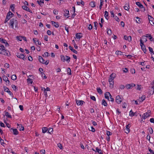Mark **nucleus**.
I'll return each instance as SVG.
<instances>
[{"label":"nucleus","instance_id":"f257e3e1","mask_svg":"<svg viewBox=\"0 0 154 154\" xmlns=\"http://www.w3.org/2000/svg\"><path fill=\"white\" fill-rule=\"evenodd\" d=\"M0 54L8 56H10V52L7 50L5 49L4 46L0 44Z\"/></svg>","mask_w":154,"mask_h":154},{"label":"nucleus","instance_id":"f03ea898","mask_svg":"<svg viewBox=\"0 0 154 154\" xmlns=\"http://www.w3.org/2000/svg\"><path fill=\"white\" fill-rule=\"evenodd\" d=\"M14 24L15 25V28H16L18 26V21L16 18H12L10 21L9 24L10 26H11V28L13 29H14Z\"/></svg>","mask_w":154,"mask_h":154},{"label":"nucleus","instance_id":"7ed1b4c3","mask_svg":"<svg viewBox=\"0 0 154 154\" xmlns=\"http://www.w3.org/2000/svg\"><path fill=\"white\" fill-rule=\"evenodd\" d=\"M60 57L61 61L63 62H64L66 61L69 63L70 61V58L69 56H65L63 55H60Z\"/></svg>","mask_w":154,"mask_h":154},{"label":"nucleus","instance_id":"20e7f679","mask_svg":"<svg viewBox=\"0 0 154 154\" xmlns=\"http://www.w3.org/2000/svg\"><path fill=\"white\" fill-rule=\"evenodd\" d=\"M148 20H149V22L152 26H153L154 25V19L149 14H148Z\"/></svg>","mask_w":154,"mask_h":154},{"label":"nucleus","instance_id":"39448f33","mask_svg":"<svg viewBox=\"0 0 154 154\" xmlns=\"http://www.w3.org/2000/svg\"><path fill=\"white\" fill-rule=\"evenodd\" d=\"M16 56L18 57L21 59H22L24 60H25L26 59V58H25V55L23 54H19L18 53H17Z\"/></svg>","mask_w":154,"mask_h":154},{"label":"nucleus","instance_id":"423d86ee","mask_svg":"<svg viewBox=\"0 0 154 154\" xmlns=\"http://www.w3.org/2000/svg\"><path fill=\"white\" fill-rule=\"evenodd\" d=\"M116 77V74L114 73H112L110 75L109 79V82H111L113 81L114 79Z\"/></svg>","mask_w":154,"mask_h":154},{"label":"nucleus","instance_id":"0eeeda50","mask_svg":"<svg viewBox=\"0 0 154 154\" xmlns=\"http://www.w3.org/2000/svg\"><path fill=\"white\" fill-rule=\"evenodd\" d=\"M10 12H8L6 15V17L4 21V23H7L11 17L12 16L10 15Z\"/></svg>","mask_w":154,"mask_h":154},{"label":"nucleus","instance_id":"6e6552de","mask_svg":"<svg viewBox=\"0 0 154 154\" xmlns=\"http://www.w3.org/2000/svg\"><path fill=\"white\" fill-rule=\"evenodd\" d=\"M0 41L2 43H3L5 44L6 46L8 47L9 45V44L6 41V40L2 38H0Z\"/></svg>","mask_w":154,"mask_h":154},{"label":"nucleus","instance_id":"1a4fd4ad","mask_svg":"<svg viewBox=\"0 0 154 154\" xmlns=\"http://www.w3.org/2000/svg\"><path fill=\"white\" fill-rule=\"evenodd\" d=\"M135 85L134 84L131 83V84H128L125 85V88L127 89L131 88H132L134 87Z\"/></svg>","mask_w":154,"mask_h":154},{"label":"nucleus","instance_id":"9d476101","mask_svg":"<svg viewBox=\"0 0 154 154\" xmlns=\"http://www.w3.org/2000/svg\"><path fill=\"white\" fill-rule=\"evenodd\" d=\"M149 113H150V112H147L144 113L143 115L142 119H145L149 117L150 116V115L149 114Z\"/></svg>","mask_w":154,"mask_h":154},{"label":"nucleus","instance_id":"9b49d317","mask_svg":"<svg viewBox=\"0 0 154 154\" xmlns=\"http://www.w3.org/2000/svg\"><path fill=\"white\" fill-rule=\"evenodd\" d=\"M116 102L118 104H120L122 102V100L119 95H117L116 97Z\"/></svg>","mask_w":154,"mask_h":154},{"label":"nucleus","instance_id":"f8f14e48","mask_svg":"<svg viewBox=\"0 0 154 154\" xmlns=\"http://www.w3.org/2000/svg\"><path fill=\"white\" fill-rule=\"evenodd\" d=\"M109 97H110V96L112 97V96L109 92H106L105 93L104 96L105 98L108 99V100L109 101L110 100H109Z\"/></svg>","mask_w":154,"mask_h":154},{"label":"nucleus","instance_id":"ddd939ff","mask_svg":"<svg viewBox=\"0 0 154 154\" xmlns=\"http://www.w3.org/2000/svg\"><path fill=\"white\" fill-rule=\"evenodd\" d=\"M131 125H130V124H129L128 125H126V128L125 129L126 131H125V132L127 134L130 131V128L131 127Z\"/></svg>","mask_w":154,"mask_h":154},{"label":"nucleus","instance_id":"4468645a","mask_svg":"<svg viewBox=\"0 0 154 154\" xmlns=\"http://www.w3.org/2000/svg\"><path fill=\"white\" fill-rule=\"evenodd\" d=\"M150 91L149 92L150 95H152L154 92V86H152L149 88Z\"/></svg>","mask_w":154,"mask_h":154},{"label":"nucleus","instance_id":"2eb2a0df","mask_svg":"<svg viewBox=\"0 0 154 154\" xmlns=\"http://www.w3.org/2000/svg\"><path fill=\"white\" fill-rule=\"evenodd\" d=\"M85 102L83 100H76V103L78 105H82Z\"/></svg>","mask_w":154,"mask_h":154},{"label":"nucleus","instance_id":"dca6fc26","mask_svg":"<svg viewBox=\"0 0 154 154\" xmlns=\"http://www.w3.org/2000/svg\"><path fill=\"white\" fill-rule=\"evenodd\" d=\"M124 39L126 40H128L129 42H130L131 40V36H127L125 35L124 36Z\"/></svg>","mask_w":154,"mask_h":154},{"label":"nucleus","instance_id":"f3484780","mask_svg":"<svg viewBox=\"0 0 154 154\" xmlns=\"http://www.w3.org/2000/svg\"><path fill=\"white\" fill-rule=\"evenodd\" d=\"M136 4L137 5L139 8H144L143 5L141 4L140 2H136Z\"/></svg>","mask_w":154,"mask_h":154},{"label":"nucleus","instance_id":"a211bd4d","mask_svg":"<svg viewBox=\"0 0 154 154\" xmlns=\"http://www.w3.org/2000/svg\"><path fill=\"white\" fill-rule=\"evenodd\" d=\"M64 12L65 13L64 14V16L66 17L69 15V10L65 9L64 11Z\"/></svg>","mask_w":154,"mask_h":154},{"label":"nucleus","instance_id":"6ab92c4d","mask_svg":"<svg viewBox=\"0 0 154 154\" xmlns=\"http://www.w3.org/2000/svg\"><path fill=\"white\" fill-rule=\"evenodd\" d=\"M69 48L71 51H72L75 54H77L78 52L74 49L71 46H69Z\"/></svg>","mask_w":154,"mask_h":154},{"label":"nucleus","instance_id":"aec40b11","mask_svg":"<svg viewBox=\"0 0 154 154\" xmlns=\"http://www.w3.org/2000/svg\"><path fill=\"white\" fill-rule=\"evenodd\" d=\"M39 61L41 63H44V62L45 61L43 58L41 56H39Z\"/></svg>","mask_w":154,"mask_h":154},{"label":"nucleus","instance_id":"412c9836","mask_svg":"<svg viewBox=\"0 0 154 154\" xmlns=\"http://www.w3.org/2000/svg\"><path fill=\"white\" fill-rule=\"evenodd\" d=\"M101 104L105 106H106L107 105V104L106 101L104 99H103L102 101Z\"/></svg>","mask_w":154,"mask_h":154},{"label":"nucleus","instance_id":"4be33fe9","mask_svg":"<svg viewBox=\"0 0 154 154\" xmlns=\"http://www.w3.org/2000/svg\"><path fill=\"white\" fill-rule=\"evenodd\" d=\"M11 129L13 130V133L14 135H16L18 134V131L17 129H13V128H11Z\"/></svg>","mask_w":154,"mask_h":154},{"label":"nucleus","instance_id":"5701e85b","mask_svg":"<svg viewBox=\"0 0 154 154\" xmlns=\"http://www.w3.org/2000/svg\"><path fill=\"white\" fill-rule=\"evenodd\" d=\"M104 17L107 20H108L109 17H108L109 14L108 12L106 11H105L104 12Z\"/></svg>","mask_w":154,"mask_h":154},{"label":"nucleus","instance_id":"b1692460","mask_svg":"<svg viewBox=\"0 0 154 154\" xmlns=\"http://www.w3.org/2000/svg\"><path fill=\"white\" fill-rule=\"evenodd\" d=\"M48 130V129L46 127H44L42 128V132L43 133H45L47 132Z\"/></svg>","mask_w":154,"mask_h":154},{"label":"nucleus","instance_id":"393cba45","mask_svg":"<svg viewBox=\"0 0 154 154\" xmlns=\"http://www.w3.org/2000/svg\"><path fill=\"white\" fill-rule=\"evenodd\" d=\"M5 116L8 118H11V116L10 115L9 113L8 112L5 111Z\"/></svg>","mask_w":154,"mask_h":154},{"label":"nucleus","instance_id":"a878e982","mask_svg":"<svg viewBox=\"0 0 154 154\" xmlns=\"http://www.w3.org/2000/svg\"><path fill=\"white\" fill-rule=\"evenodd\" d=\"M97 92L100 94H102L103 93V92L100 88L97 87Z\"/></svg>","mask_w":154,"mask_h":154},{"label":"nucleus","instance_id":"bb28decb","mask_svg":"<svg viewBox=\"0 0 154 154\" xmlns=\"http://www.w3.org/2000/svg\"><path fill=\"white\" fill-rule=\"evenodd\" d=\"M90 5L91 6V7L94 8L95 6V3L94 1H92L91 2L90 4Z\"/></svg>","mask_w":154,"mask_h":154},{"label":"nucleus","instance_id":"cd10ccee","mask_svg":"<svg viewBox=\"0 0 154 154\" xmlns=\"http://www.w3.org/2000/svg\"><path fill=\"white\" fill-rule=\"evenodd\" d=\"M96 152H98V153L100 154H102L103 152H101V149H100L98 148V147H96Z\"/></svg>","mask_w":154,"mask_h":154},{"label":"nucleus","instance_id":"c85d7f7f","mask_svg":"<svg viewBox=\"0 0 154 154\" xmlns=\"http://www.w3.org/2000/svg\"><path fill=\"white\" fill-rule=\"evenodd\" d=\"M116 54L118 55H123V52L119 51H116Z\"/></svg>","mask_w":154,"mask_h":154},{"label":"nucleus","instance_id":"c756f323","mask_svg":"<svg viewBox=\"0 0 154 154\" xmlns=\"http://www.w3.org/2000/svg\"><path fill=\"white\" fill-rule=\"evenodd\" d=\"M142 50L145 53H146V46H141Z\"/></svg>","mask_w":154,"mask_h":154},{"label":"nucleus","instance_id":"7c9ffc66","mask_svg":"<svg viewBox=\"0 0 154 154\" xmlns=\"http://www.w3.org/2000/svg\"><path fill=\"white\" fill-rule=\"evenodd\" d=\"M67 74L69 75H71V70L70 68L68 67L67 69Z\"/></svg>","mask_w":154,"mask_h":154},{"label":"nucleus","instance_id":"2f4dec72","mask_svg":"<svg viewBox=\"0 0 154 154\" xmlns=\"http://www.w3.org/2000/svg\"><path fill=\"white\" fill-rule=\"evenodd\" d=\"M11 87L14 91H16L17 90V87L15 85H11Z\"/></svg>","mask_w":154,"mask_h":154},{"label":"nucleus","instance_id":"473e14b6","mask_svg":"<svg viewBox=\"0 0 154 154\" xmlns=\"http://www.w3.org/2000/svg\"><path fill=\"white\" fill-rule=\"evenodd\" d=\"M23 36H17L16 38L18 40L21 41L22 40Z\"/></svg>","mask_w":154,"mask_h":154},{"label":"nucleus","instance_id":"72a5a7b5","mask_svg":"<svg viewBox=\"0 0 154 154\" xmlns=\"http://www.w3.org/2000/svg\"><path fill=\"white\" fill-rule=\"evenodd\" d=\"M49 56V54L47 52H45L43 55V56L44 57H48Z\"/></svg>","mask_w":154,"mask_h":154},{"label":"nucleus","instance_id":"f704fd0d","mask_svg":"<svg viewBox=\"0 0 154 154\" xmlns=\"http://www.w3.org/2000/svg\"><path fill=\"white\" fill-rule=\"evenodd\" d=\"M48 131L47 132V133L51 134V132H53V128H49L48 129Z\"/></svg>","mask_w":154,"mask_h":154},{"label":"nucleus","instance_id":"c9c22d12","mask_svg":"<svg viewBox=\"0 0 154 154\" xmlns=\"http://www.w3.org/2000/svg\"><path fill=\"white\" fill-rule=\"evenodd\" d=\"M22 8L24 10H26V11H28V10H29V8H28L27 6H22Z\"/></svg>","mask_w":154,"mask_h":154},{"label":"nucleus","instance_id":"e433bc0d","mask_svg":"<svg viewBox=\"0 0 154 154\" xmlns=\"http://www.w3.org/2000/svg\"><path fill=\"white\" fill-rule=\"evenodd\" d=\"M94 29L95 30H97V26L98 25V23L96 21H95L94 22Z\"/></svg>","mask_w":154,"mask_h":154},{"label":"nucleus","instance_id":"4c0bfd02","mask_svg":"<svg viewBox=\"0 0 154 154\" xmlns=\"http://www.w3.org/2000/svg\"><path fill=\"white\" fill-rule=\"evenodd\" d=\"M11 79L13 80H15L17 79V76L16 75H13L11 77Z\"/></svg>","mask_w":154,"mask_h":154},{"label":"nucleus","instance_id":"58836bf2","mask_svg":"<svg viewBox=\"0 0 154 154\" xmlns=\"http://www.w3.org/2000/svg\"><path fill=\"white\" fill-rule=\"evenodd\" d=\"M20 131H23L24 130V127L21 124L20 125V126L19 127Z\"/></svg>","mask_w":154,"mask_h":154},{"label":"nucleus","instance_id":"ea45409f","mask_svg":"<svg viewBox=\"0 0 154 154\" xmlns=\"http://www.w3.org/2000/svg\"><path fill=\"white\" fill-rule=\"evenodd\" d=\"M148 48L149 50V51L151 52V54H154V52L153 51V49L151 47H149Z\"/></svg>","mask_w":154,"mask_h":154},{"label":"nucleus","instance_id":"a19ab883","mask_svg":"<svg viewBox=\"0 0 154 154\" xmlns=\"http://www.w3.org/2000/svg\"><path fill=\"white\" fill-rule=\"evenodd\" d=\"M128 7H129V4H127L126 6H125L124 7V9L125 10H127V11H128L129 10V8Z\"/></svg>","mask_w":154,"mask_h":154},{"label":"nucleus","instance_id":"79ce46f5","mask_svg":"<svg viewBox=\"0 0 154 154\" xmlns=\"http://www.w3.org/2000/svg\"><path fill=\"white\" fill-rule=\"evenodd\" d=\"M3 80L5 82H7V81L8 80V78L6 76H5V75H4L3 76Z\"/></svg>","mask_w":154,"mask_h":154},{"label":"nucleus","instance_id":"37998d69","mask_svg":"<svg viewBox=\"0 0 154 154\" xmlns=\"http://www.w3.org/2000/svg\"><path fill=\"white\" fill-rule=\"evenodd\" d=\"M146 35V36H148L147 37H149V40L150 41H152V36L151 35L149 34H147Z\"/></svg>","mask_w":154,"mask_h":154},{"label":"nucleus","instance_id":"c03bdc74","mask_svg":"<svg viewBox=\"0 0 154 154\" xmlns=\"http://www.w3.org/2000/svg\"><path fill=\"white\" fill-rule=\"evenodd\" d=\"M148 36H146L145 35L143 36L142 37V39H143V41L145 42H146L147 41V37Z\"/></svg>","mask_w":154,"mask_h":154},{"label":"nucleus","instance_id":"a18cd8bd","mask_svg":"<svg viewBox=\"0 0 154 154\" xmlns=\"http://www.w3.org/2000/svg\"><path fill=\"white\" fill-rule=\"evenodd\" d=\"M27 82L28 83L32 84L33 82L32 79L30 78H28L27 79Z\"/></svg>","mask_w":154,"mask_h":154},{"label":"nucleus","instance_id":"49530a36","mask_svg":"<svg viewBox=\"0 0 154 154\" xmlns=\"http://www.w3.org/2000/svg\"><path fill=\"white\" fill-rule=\"evenodd\" d=\"M134 112L132 110H131L129 112V116L131 117L134 116Z\"/></svg>","mask_w":154,"mask_h":154},{"label":"nucleus","instance_id":"de8ad7c7","mask_svg":"<svg viewBox=\"0 0 154 154\" xmlns=\"http://www.w3.org/2000/svg\"><path fill=\"white\" fill-rule=\"evenodd\" d=\"M112 31L111 30V29H109L108 30V31H107V34L109 35H112Z\"/></svg>","mask_w":154,"mask_h":154},{"label":"nucleus","instance_id":"09e8293b","mask_svg":"<svg viewBox=\"0 0 154 154\" xmlns=\"http://www.w3.org/2000/svg\"><path fill=\"white\" fill-rule=\"evenodd\" d=\"M149 132L150 134H152L153 132V130L151 127L149 128Z\"/></svg>","mask_w":154,"mask_h":154},{"label":"nucleus","instance_id":"8fccbe9b","mask_svg":"<svg viewBox=\"0 0 154 154\" xmlns=\"http://www.w3.org/2000/svg\"><path fill=\"white\" fill-rule=\"evenodd\" d=\"M41 75H42V76L43 78H44L45 79L47 78V77L46 76L45 74L43 72H41Z\"/></svg>","mask_w":154,"mask_h":154},{"label":"nucleus","instance_id":"3c124183","mask_svg":"<svg viewBox=\"0 0 154 154\" xmlns=\"http://www.w3.org/2000/svg\"><path fill=\"white\" fill-rule=\"evenodd\" d=\"M109 82V84L110 85V87L111 88H113V85H114V82L113 81H112L111 82Z\"/></svg>","mask_w":154,"mask_h":154},{"label":"nucleus","instance_id":"603ef678","mask_svg":"<svg viewBox=\"0 0 154 154\" xmlns=\"http://www.w3.org/2000/svg\"><path fill=\"white\" fill-rule=\"evenodd\" d=\"M15 5L14 4H13L12 5H11L10 6V8L11 9V11H14V5Z\"/></svg>","mask_w":154,"mask_h":154},{"label":"nucleus","instance_id":"864d4df0","mask_svg":"<svg viewBox=\"0 0 154 154\" xmlns=\"http://www.w3.org/2000/svg\"><path fill=\"white\" fill-rule=\"evenodd\" d=\"M57 146L60 149H62L63 148L62 145L60 143H58L57 144Z\"/></svg>","mask_w":154,"mask_h":154},{"label":"nucleus","instance_id":"5fc2aeb1","mask_svg":"<svg viewBox=\"0 0 154 154\" xmlns=\"http://www.w3.org/2000/svg\"><path fill=\"white\" fill-rule=\"evenodd\" d=\"M75 36L76 38L79 39H80L82 37V36H80V35H79L78 33H77L76 34Z\"/></svg>","mask_w":154,"mask_h":154},{"label":"nucleus","instance_id":"6e6d98bb","mask_svg":"<svg viewBox=\"0 0 154 154\" xmlns=\"http://www.w3.org/2000/svg\"><path fill=\"white\" fill-rule=\"evenodd\" d=\"M140 46H145L144 45L143 42V40L142 39H140Z\"/></svg>","mask_w":154,"mask_h":154},{"label":"nucleus","instance_id":"4d7b16f0","mask_svg":"<svg viewBox=\"0 0 154 154\" xmlns=\"http://www.w3.org/2000/svg\"><path fill=\"white\" fill-rule=\"evenodd\" d=\"M3 88L4 91L5 92H7L8 91L9 89L6 87H4Z\"/></svg>","mask_w":154,"mask_h":154},{"label":"nucleus","instance_id":"13d9d810","mask_svg":"<svg viewBox=\"0 0 154 154\" xmlns=\"http://www.w3.org/2000/svg\"><path fill=\"white\" fill-rule=\"evenodd\" d=\"M114 18L115 19V20L117 21L118 22H119L120 21V20L119 19L118 17L116 16H115L114 17Z\"/></svg>","mask_w":154,"mask_h":154},{"label":"nucleus","instance_id":"bf43d9fd","mask_svg":"<svg viewBox=\"0 0 154 154\" xmlns=\"http://www.w3.org/2000/svg\"><path fill=\"white\" fill-rule=\"evenodd\" d=\"M106 134L108 136H109L112 134V133L109 131H106Z\"/></svg>","mask_w":154,"mask_h":154},{"label":"nucleus","instance_id":"052dcab7","mask_svg":"<svg viewBox=\"0 0 154 154\" xmlns=\"http://www.w3.org/2000/svg\"><path fill=\"white\" fill-rule=\"evenodd\" d=\"M141 99L142 100L141 101H143V100H144L145 99H146V96L145 95H143L141 97Z\"/></svg>","mask_w":154,"mask_h":154},{"label":"nucleus","instance_id":"680f3d73","mask_svg":"<svg viewBox=\"0 0 154 154\" xmlns=\"http://www.w3.org/2000/svg\"><path fill=\"white\" fill-rule=\"evenodd\" d=\"M53 13L55 15L58 14V11L54 9L53 11Z\"/></svg>","mask_w":154,"mask_h":154},{"label":"nucleus","instance_id":"e2e57ef3","mask_svg":"<svg viewBox=\"0 0 154 154\" xmlns=\"http://www.w3.org/2000/svg\"><path fill=\"white\" fill-rule=\"evenodd\" d=\"M90 98L93 100L94 101H96V98L94 96L91 95L90 96Z\"/></svg>","mask_w":154,"mask_h":154},{"label":"nucleus","instance_id":"0e129e2a","mask_svg":"<svg viewBox=\"0 0 154 154\" xmlns=\"http://www.w3.org/2000/svg\"><path fill=\"white\" fill-rule=\"evenodd\" d=\"M56 24H55L54 26L56 28H58L59 27V24L58 22H56Z\"/></svg>","mask_w":154,"mask_h":154},{"label":"nucleus","instance_id":"69168bd1","mask_svg":"<svg viewBox=\"0 0 154 154\" xmlns=\"http://www.w3.org/2000/svg\"><path fill=\"white\" fill-rule=\"evenodd\" d=\"M88 29H89V30H91L92 29V25H91V24H89V25H88Z\"/></svg>","mask_w":154,"mask_h":154},{"label":"nucleus","instance_id":"338daca9","mask_svg":"<svg viewBox=\"0 0 154 154\" xmlns=\"http://www.w3.org/2000/svg\"><path fill=\"white\" fill-rule=\"evenodd\" d=\"M4 67H7V68H8L9 67V65L8 63H6L4 65Z\"/></svg>","mask_w":154,"mask_h":154},{"label":"nucleus","instance_id":"774afa93","mask_svg":"<svg viewBox=\"0 0 154 154\" xmlns=\"http://www.w3.org/2000/svg\"><path fill=\"white\" fill-rule=\"evenodd\" d=\"M47 34L48 35H50L52 34L51 31L50 30H48L47 32Z\"/></svg>","mask_w":154,"mask_h":154}]
</instances>
